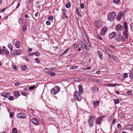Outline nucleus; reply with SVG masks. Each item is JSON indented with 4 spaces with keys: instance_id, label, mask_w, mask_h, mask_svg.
I'll list each match as a JSON object with an SVG mask.
<instances>
[{
    "instance_id": "1",
    "label": "nucleus",
    "mask_w": 133,
    "mask_h": 133,
    "mask_svg": "<svg viewBox=\"0 0 133 133\" xmlns=\"http://www.w3.org/2000/svg\"><path fill=\"white\" fill-rule=\"evenodd\" d=\"M105 50L106 53L108 55V57L110 58H116V57L113 55V53L112 50L109 49L108 48H105Z\"/></svg>"
},
{
    "instance_id": "2",
    "label": "nucleus",
    "mask_w": 133,
    "mask_h": 133,
    "mask_svg": "<svg viewBox=\"0 0 133 133\" xmlns=\"http://www.w3.org/2000/svg\"><path fill=\"white\" fill-rule=\"evenodd\" d=\"M116 15V14L114 12L108 14V19L111 21H113L115 19Z\"/></svg>"
},
{
    "instance_id": "3",
    "label": "nucleus",
    "mask_w": 133,
    "mask_h": 133,
    "mask_svg": "<svg viewBox=\"0 0 133 133\" xmlns=\"http://www.w3.org/2000/svg\"><path fill=\"white\" fill-rule=\"evenodd\" d=\"M74 97L75 99L78 101H80L82 99L81 97L77 91H75L74 93Z\"/></svg>"
},
{
    "instance_id": "4",
    "label": "nucleus",
    "mask_w": 133,
    "mask_h": 133,
    "mask_svg": "<svg viewBox=\"0 0 133 133\" xmlns=\"http://www.w3.org/2000/svg\"><path fill=\"white\" fill-rule=\"evenodd\" d=\"M60 88L58 86H56L51 90V93L52 95L57 94L60 91Z\"/></svg>"
},
{
    "instance_id": "5",
    "label": "nucleus",
    "mask_w": 133,
    "mask_h": 133,
    "mask_svg": "<svg viewBox=\"0 0 133 133\" xmlns=\"http://www.w3.org/2000/svg\"><path fill=\"white\" fill-rule=\"evenodd\" d=\"M31 122L36 125H39L40 124L38 119L37 118H32L31 119Z\"/></svg>"
},
{
    "instance_id": "6",
    "label": "nucleus",
    "mask_w": 133,
    "mask_h": 133,
    "mask_svg": "<svg viewBox=\"0 0 133 133\" xmlns=\"http://www.w3.org/2000/svg\"><path fill=\"white\" fill-rule=\"evenodd\" d=\"M94 118L92 116H90L88 120L89 124L90 126L92 127L93 125V122H94Z\"/></svg>"
},
{
    "instance_id": "7",
    "label": "nucleus",
    "mask_w": 133,
    "mask_h": 133,
    "mask_svg": "<svg viewBox=\"0 0 133 133\" xmlns=\"http://www.w3.org/2000/svg\"><path fill=\"white\" fill-rule=\"evenodd\" d=\"M107 30V27L104 26L103 28L101 30L100 33V35L101 36H103L105 34Z\"/></svg>"
},
{
    "instance_id": "8",
    "label": "nucleus",
    "mask_w": 133,
    "mask_h": 133,
    "mask_svg": "<svg viewBox=\"0 0 133 133\" xmlns=\"http://www.w3.org/2000/svg\"><path fill=\"white\" fill-rule=\"evenodd\" d=\"M105 117L104 115H102V116L97 118L96 120V122L97 124H101L102 121L103 119Z\"/></svg>"
},
{
    "instance_id": "9",
    "label": "nucleus",
    "mask_w": 133,
    "mask_h": 133,
    "mask_svg": "<svg viewBox=\"0 0 133 133\" xmlns=\"http://www.w3.org/2000/svg\"><path fill=\"white\" fill-rule=\"evenodd\" d=\"M17 117L19 118L24 119L26 117V115L25 114L21 112L17 114Z\"/></svg>"
},
{
    "instance_id": "10",
    "label": "nucleus",
    "mask_w": 133,
    "mask_h": 133,
    "mask_svg": "<svg viewBox=\"0 0 133 133\" xmlns=\"http://www.w3.org/2000/svg\"><path fill=\"white\" fill-rule=\"evenodd\" d=\"M123 15V12L122 11H120L118 13L116 17L117 20L118 21H120L121 20V18H122Z\"/></svg>"
},
{
    "instance_id": "11",
    "label": "nucleus",
    "mask_w": 133,
    "mask_h": 133,
    "mask_svg": "<svg viewBox=\"0 0 133 133\" xmlns=\"http://www.w3.org/2000/svg\"><path fill=\"white\" fill-rule=\"evenodd\" d=\"M84 46L85 49L87 50L90 49L91 48L90 43L87 42H85L84 43Z\"/></svg>"
},
{
    "instance_id": "12",
    "label": "nucleus",
    "mask_w": 133,
    "mask_h": 133,
    "mask_svg": "<svg viewBox=\"0 0 133 133\" xmlns=\"http://www.w3.org/2000/svg\"><path fill=\"white\" fill-rule=\"evenodd\" d=\"M123 27L121 24H118L116 26V29L117 30L121 31L123 30Z\"/></svg>"
},
{
    "instance_id": "13",
    "label": "nucleus",
    "mask_w": 133,
    "mask_h": 133,
    "mask_svg": "<svg viewBox=\"0 0 133 133\" xmlns=\"http://www.w3.org/2000/svg\"><path fill=\"white\" fill-rule=\"evenodd\" d=\"M116 34L115 32H113L111 34H110L109 35V38L111 39L112 38H114L116 36Z\"/></svg>"
},
{
    "instance_id": "14",
    "label": "nucleus",
    "mask_w": 133,
    "mask_h": 133,
    "mask_svg": "<svg viewBox=\"0 0 133 133\" xmlns=\"http://www.w3.org/2000/svg\"><path fill=\"white\" fill-rule=\"evenodd\" d=\"M125 30L123 32V34L124 35L125 38L128 39V29H124Z\"/></svg>"
},
{
    "instance_id": "15",
    "label": "nucleus",
    "mask_w": 133,
    "mask_h": 133,
    "mask_svg": "<svg viewBox=\"0 0 133 133\" xmlns=\"http://www.w3.org/2000/svg\"><path fill=\"white\" fill-rule=\"evenodd\" d=\"M56 69V68L55 67L52 68L50 69L48 68H46L44 69V70L45 72V71H49V72L53 71Z\"/></svg>"
},
{
    "instance_id": "16",
    "label": "nucleus",
    "mask_w": 133,
    "mask_h": 133,
    "mask_svg": "<svg viewBox=\"0 0 133 133\" xmlns=\"http://www.w3.org/2000/svg\"><path fill=\"white\" fill-rule=\"evenodd\" d=\"M132 125L131 124H129L126 126L127 128L131 131L132 130Z\"/></svg>"
},
{
    "instance_id": "17",
    "label": "nucleus",
    "mask_w": 133,
    "mask_h": 133,
    "mask_svg": "<svg viewBox=\"0 0 133 133\" xmlns=\"http://www.w3.org/2000/svg\"><path fill=\"white\" fill-rule=\"evenodd\" d=\"M129 75L131 78L133 79V69L131 70V71L129 73Z\"/></svg>"
},
{
    "instance_id": "18",
    "label": "nucleus",
    "mask_w": 133,
    "mask_h": 133,
    "mask_svg": "<svg viewBox=\"0 0 133 133\" xmlns=\"http://www.w3.org/2000/svg\"><path fill=\"white\" fill-rule=\"evenodd\" d=\"M45 72L47 75H51V76H55L56 74L54 73V72H49V71H45Z\"/></svg>"
},
{
    "instance_id": "19",
    "label": "nucleus",
    "mask_w": 133,
    "mask_h": 133,
    "mask_svg": "<svg viewBox=\"0 0 133 133\" xmlns=\"http://www.w3.org/2000/svg\"><path fill=\"white\" fill-rule=\"evenodd\" d=\"M97 52L98 54V55L99 57V58L101 59H102L103 57L102 53L100 51H97Z\"/></svg>"
},
{
    "instance_id": "20",
    "label": "nucleus",
    "mask_w": 133,
    "mask_h": 133,
    "mask_svg": "<svg viewBox=\"0 0 133 133\" xmlns=\"http://www.w3.org/2000/svg\"><path fill=\"white\" fill-rule=\"evenodd\" d=\"M92 90L93 91H95L96 92H98V88L95 86L92 87Z\"/></svg>"
},
{
    "instance_id": "21",
    "label": "nucleus",
    "mask_w": 133,
    "mask_h": 133,
    "mask_svg": "<svg viewBox=\"0 0 133 133\" xmlns=\"http://www.w3.org/2000/svg\"><path fill=\"white\" fill-rule=\"evenodd\" d=\"M9 96V93L8 92L3 93L1 95V96H3L6 98L8 97Z\"/></svg>"
},
{
    "instance_id": "22",
    "label": "nucleus",
    "mask_w": 133,
    "mask_h": 133,
    "mask_svg": "<svg viewBox=\"0 0 133 133\" xmlns=\"http://www.w3.org/2000/svg\"><path fill=\"white\" fill-rule=\"evenodd\" d=\"M123 24L124 25V29H128V26L127 25V22L126 21H125L123 23Z\"/></svg>"
},
{
    "instance_id": "23",
    "label": "nucleus",
    "mask_w": 133,
    "mask_h": 133,
    "mask_svg": "<svg viewBox=\"0 0 133 133\" xmlns=\"http://www.w3.org/2000/svg\"><path fill=\"white\" fill-rule=\"evenodd\" d=\"M62 10L63 11V15L62 16V17H64V15H65L66 14L65 10L64 9L62 8Z\"/></svg>"
},
{
    "instance_id": "24",
    "label": "nucleus",
    "mask_w": 133,
    "mask_h": 133,
    "mask_svg": "<svg viewBox=\"0 0 133 133\" xmlns=\"http://www.w3.org/2000/svg\"><path fill=\"white\" fill-rule=\"evenodd\" d=\"M121 36L120 35H117L116 36V40L118 41H121Z\"/></svg>"
},
{
    "instance_id": "25",
    "label": "nucleus",
    "mask_w": 133,
    "mask_h": 133,
    "mask_svg": "<svg viewBox=\"0 0 133 133\" xmlns=\"http://www.w3.org/2000/svg\"><path fill=\"white\" fill-rule=\"evenodd\" d=\"M19 41H17L15 43V46L17 48H18L19 47Z\"/></svg>"
},
{
    "instance_id": "26",
    "label": "nucleus",
    "mask_w": 133,
    "mask_h": 133,
    "mask_svg": "<svg viewBox=\"0 0 133 133\" xmlns=\"http://www.w3.org/2000/svg\"><path fill=\"white\" fill-rule=\"evenodd\" d=\"M19 24L22 25L23 23V18H20L19 19V21L18 22Z\"/></svg>"
},
{
    "instance_id": "27",
    "label": "nucleus",
    "mask_w": 133,
    "mask_h": 133,
    "mask_svg": "<svg viewBox=\"0 0 133 133\" xmlns=\"http://www.w3.org/2000/svg\"><path fill=\"white\" fill-rule=\"evenodd\" d=\"M82 46L81 45L79 44L78 45V51H80L81 50H82Z\"/></svg>"
},
{
    "instance_id": "28",
    "label": "nucleus",
    "mask_w": 133,
    "mask_h": 133,
    "mask_svg": "<svg viewBox=\"0 0 133 133\" xmlns=\"http://www.w3.org/2000/svg\"><path fill=\"white\" fill-rule=\"evenodd\" d=\"M34 55H35V56H38L40 55V54L38 52H36L33 53Z\"/></svg>"
},
{
    "instance_id": "29",
    "label": "nucleus",
    "mask_w": 133,
    "mask_h": 133,
    "mask_svg": "<svg viewBox=\"0 0 133 133\" xmlns=\"http://www.w3.org/2000/svg\"><path fill=\"white\" fill-rule=\"evenodd\" d=\"M22 95L25 96L26 97L28 96V94L26 92H22L21 93Z\"/></svg>"
},
{
    "instance_id": "30",
    "label": "nucleus",
    "mask_w": 133,
    "mask_h": 133,
    "mask_svg": "<svg viewBox=\"0 0 133 133\" xmlns=\"http://www.w3.org/2000/svg\"><path fill=\"white\" fill-rule=\"evenodd\" d=\"M71 3L70 2H69L67 4L65 5V7L68 8H69L70 7Z\"/></svg>"
},
{
    "instance_id": "31",
    "label": "nucleus",
    "mask_w": 133,
    "mask_h": 133,
    "mask_svg": "<svg viewBox=\"0 0 133 133\" xmlns=\"http://www.w3.org/2000/svg\"><path fill=\"white\" fill-rule=\"evenodd\" d=\"M14 95L15 96H18L19 95V93L18 91H15L14 92Z\"/></svg>"
},
{
    "instance_id": "32",
    "label": "nucleus",
    "mask_w": 133,
    "mask_h": 133,
    "mask_svg": "<svg viewBox=\"0 0 133 133\" xmlns=\"http://www.w3.org/2000/svg\"><path fill=\"white\" fill-rule=\"evenodd\" d=\"M12 133H18L17 129L15 128H14L12 130Z\"/></svg>"
},
{
    "instance_id": "33",
    "label": "nucleus",
    "mask_w": 133,
    "mask_h": 133,
    "mask_svg": "<svg viewBox=\"0 0 133 133\" xmlns=\"http://www.w3.org/2000/svg\"><path fill=\"white\" fill-rule=\"evenodd\" d=\"M22 52V51L21 50H19L16 51L15 53L17 55H18L21 54Z\"/></svg>"
},
{
    "instance_id": "34",
    "label": "nucleus",
    "mask_w": 133,
    "mask_h": 133,
    "mask_svg": "<svg viewBox=\"0 0 133 133\" xmlns=\"http://www.w3.org/2000/svg\"><path fill=\"white\" fill-rule=\"evenodd\" d=\"M8 47L11 50L12 49V45L10 44H8Z\"/></svg>"
},
{
    "instance_id": "35",
    "label": "nucleus",
    "mask_w": 133,
    "mask_h": 133,
    "mask_svg": "<svg viewBox=\"0 0 133 133\" xmlns=\"http://www.w3.org/2000/svg\"><path fill=\"white\" fill-rule=\"evenodd\" d=\"M99 102L98 101H96L94 103V105L95 106H97L99 104Z\"/></svg>"
},
{
    "instance_id": "36",
    "label": "nucleus",
    "mask_w": 133,
    "mask_h": 133,
    "mask_svg": "<svg viewBox=\"0 0 133 133\" xmlns=\"http://www.w3.org/2000/svg\"><path fill=\"white\" fill-rule=\"evenodd\" d=\"M48 19L49 20H52L53 19L54 17L52 16H51L48 17Z\"/></svg>"
},
{
    "instance_id": "37",
    "label": "nucleus",
    "mask_w": 133,
    "mask_h": 133,
    "mask_svg": "<svg viewBox=\"0 0 133 133\" xmlns=\"http://www.w3.org/2000/svg\"><path fill=\"white\" fill-rule=\"evenodd\" d=\"M114 84H108L107 86L108 87H115Z\"/></svg>"
},
{
    "instance_id": "38",
    "label": "nucleus",
    "mask_w": 133,
    "mask_h": 133,
    "mask_svg": "<svg viewBox=\"0 0 133 133\" xmlns=\"http://www.w3.org/2000/svg\"><path fill=\"white\" fill-rule=\"evenodd\" d=\"M130 28L132 31H133V23H131L130 24Z\"/></svg>"
},
{
    "instance_id": "39",
    "label": "nucleus",
    "mask_w": 133,
    "mask_h": 133,
    "mask_svg": "<svg viewBox=\"0 0 133 133\" xmlns=\"http://www.w3.org/2000/svg\"><path fill=\"white\" fill-rule=\"evenodd\" d=\"M26 65H24L21 67V69L22 70H25L26 68Z\"/></svg>"
},
{
    "instance_id": "40",
    "label": "nucleus",
    "mask_w": 133,
    "mask_h": 133,
    "mask_svg": "<svg viewBox=\"0 0 133 133\" xmlns=\"http://www.w3.org/2000/svg\"><path fill=\"white\" fill-rule=\"evenodd\" d=\"M35 88V85H33L30 87L29 88V90H32L34 89Z\"/></svg>"
},
{
    "instance_id": "41",
    "label": "nucleus",
    "mask_w": 133,
    "mask_h": 133,
    "mask_svg": "<svg viewBox=\"0 0 133 133\" xmlns=\"http://www.w3.org/2000/svg\"><path fill=\"white\" fill-rule=\"evenodd\" d=\"M78 68V66H73L70 68V69H77Z\"/></svg>"
},
{
    "instance_id": "42",
    "label": "nucleus",
    "mask_w": 133,
    "mask_h": 133,
    "mask_svg": "<svg viewBox=\"0 0 133 133\" xmlns=\"http://www.w3.org/2000/svg\"><path fill=\"white\" fill-rule=\"evenodd\" d=\"M8 99L10 101H12L14 99V97L12 96H11L9 97Z\"/></svg>"
},
{
    "instance_id": "43",
    "label": "nucleus",
    "mask_w": 133,
    "mask_h": 133,
    "mask_svg": "<svg viewBox=\"0 0 133 133\" xmlns=\"http://www.w3.org/2000/svg\"><path fill=\"white\" fill-rule=\"evenodd\" d=\"M120 2V0H113V2L115 3H118Z\"/></svg>"
},
{
    "instance_id": "44",
    "label": "nucleus",
    "mask_w": 133,
    "mask_h": 133,
    "mask_svg": "<svg viewBox=\"0 0 133 133\" xmlns=\"http://www.w3.org/2000/svg\"><path fill=\"white\" fill-rule=\"evenodd\" d=\"M123 77L125 78L128 77V74L127 73H124L123 74Z\"/></svg>"
},
{
    "instance_id": "45",
    "label": "nucleus",
    "mask_w": 133,
    "mask_h": 133,
    "mask_svg": "<svg viewBox=\"0 0 133 133\" xmlns=\"http://www.w3.org/2000/svg\"><path fill=\"white\" fill-rule=\"evenodd\" d=\"M12 68L13 69H15L16 70H17L18 69V68H16V66L14 65H12Z\"/></svg>"
},
{
    "instance_id": "46",
    "label": "nucleus",
    "mask_w": 133,
    "mask_h": 133,
    "mask_svg": "<svg viewBox=\"0 0 133 133\" xmlns=\"http://www.w3.org/2000/svg\"><path fill=\"white\" fill-rule=\"evenodd\" d=\"M70 49V48H68V49H67V50H65V51L63 53V54H66L67 52V51H69Z\"/></svg>"
},
{
    "instance_id": "47",
    "label": "nucleus",
    "mask_w": 133,
    "mask_h": 133,
    "mask_svg": "<svg viewBox=\"0 0 133 133\" xmlns=\"http://www.w3.org/2000/svg\"><path fill=\"white\" fill-rule=\"evenodd\" d=\"M14 115L13 113L12 112H11L10 114V118H11L13 117Z\"/></svg>"
},
{
    "instance_id": "48",
    "label": "nucleus",
    "mask_w": 133,
    "mask_h": 133,
    "mask_svg": "<svg viewBox=\"0 0 133 133\" xmlns=\"http://www.w3.org/2000/svg\"><path fill=\"white\" fill-rule=\"evenodd\" d=\"M26 26L25 25H24L23 27V30L24 31H26Z\"/></svg>"
},
{
    "instance_id": "49",
    "label": "nucleus",
    "mask_w": 133,
    "mask_h": 133,
    "mask_svg": "<svg viewBox=\"0 0 133 133\" xmlns=\"http://www.w3.org/2000/svg\"><path fill=\"white\" fill-rule=\"evenodd\" d=\"M0 54L2 55H4V52L1 49H0Z\"/></svg>"
},
{
    "instance_id": "50",
    "label": "nucleus",
    "mask_w": 133,
    "mask_h": 133,
    "mask_svg": "<svg viewBox=\"0 0 133 133\" xmlns=\"http://www.w3.org/2000/svg\"><path fill=\"white\" fill-rule=\"evenodd\" d=\"M115 103L116 104H118L119 103V101L118 99H116L115 100Z\"/></svg>"
},
{
    "instance_id": "51",
    "label": "nucleus",
    "mask_w": 133,
    "mask_h": 133,
    "mask_svg": "<svg viewBox=\"0 0 133 133\" xmlns=\"http://www.w3.org/2000/svg\"><path fill=\"white\" fill-rule=\"evenodd\" d=\"M83 89H79V92L80 94H82V92H83Z\"/></svg>"
},
{
    "instance_id": "52",
    "label": "nucleus",
    "mask_w": 133,
    "mask_h": 133,
    "mask_svg": "<svg viewBox=\"0 0 133 133\" xmlns=\"http://www.w3.org/2000/svg\"><path fill=\"white\" fill-rule=\"evenodd\" d=\"M35 60L36 62L38 63H39L40 62L39 59L37 58H36Z\"/></svg>"
},
{
    "instance_id": "53",
    "label": "nucleus",
    "mask_w": 133,
    "mask_h": 133,
    "mask_svg": "<svg viewBox=\"0 0 133 133\" xmlns=\"http://www.w3.org/2000/svg\"><path fill=\"white\" fill-rule=\"evenodd\" d=\"M121 40L123 42H124L125 41V39L124 37H121Z\"/></svg>"
},
{
    "instance_id": "54",
    "label": "nucleus",
    "mask_w": 133,
    "mask_h": 133,
    "mask_svg": "<svg viewBox=\"0 0 133 133\" xmlns=\"http://www.w3.org/2000/svg\"><path fill=\"white\" fill-rule=\"evenodd\" d=\"M26 61L29 62V59L27 57H25L23 58Z\"/></svg>"
},
{
    "instance_id": "55",
    "label": "nucleus",
    "mask_w": 133,
    "mask_h": 133,
    "mask_svg": "<svg viewBox=\"0 0 133 133\" xmlns=\"http://www.w3.org/2000/svg\"><path fill=\"white\" fill-rule=\"evenodd\" d=\"M81 8L82 9H83L84 8V5L83 3H82L81 4Z\"/></svg>"
},
{
    "instance_id": "56",
    "label": "nucleus",
    "mask_w": 133,
    "mask_h": 133,
    "mask_svg": "<svg viewBox=\"0 0 133 133\" xmlns=\"http://www.w3.org/2000/svg\"><path fill=\"white\" fill-rule=\"evenodd\" d=\"M6 10V9L5 8H4L2 9H1L0 10V12H2L4 11H5Z\"/></svg>"
},
{
    "instance_id": "57",
    "label": "nucleus",
    "mask_w": 133,
    "mask_h": 133,
    "mask_svg": "<svg viewBox=\"0 0 133 133\" xmlns=\"http://www.w3.org/2000/svg\"><path fill=\"white\" fill-rule=\"evenodd\" d=\"M78 87L79 89H83V88H82V86L81 85H78Z\"/></svg>"
},
{
    "instance_id": "58",
    "label": "nucleus",
    "mask_w": 133,
    "mask_h": 133,
    "mask_svg": "<svg viewBox=\"0 0 133 133\" xmlns=\"http://www.w3.org/2000/svg\"><path fill=\"white\" fill-rule=\"evenodd\" d=\"M117 127L118 128L120 129L121 128V125L120 124H118L117 125Z\"/></svg>"
},
{
    "instance_id": "59",
    "label": "nucleus",
    "mask_w": 133,
    "mask_h": 133,
    "mask_svg": "<svg viewBox=\"0 0 133 133\" xmlns=\"http://www.w3.org/2000/svg\"><path fill=\"white\" fill-rule=\"evenodd\" d=\"M96 4L98 6H101V4H100V3H99V2H96Z\"/></svg>"
},
{
    "instance_id": "60",
    "label": "nucleus",
    "mask_w": 133,
    "mask_h": 133,
    "mask_svg": "<svg viewBox=\"0 0 133 133\" xmlns=\"http://www.w3.org/2000/svg\"><path fill=\"white\" fill-rule=\"evenodd\" d=\"M46 24L47 25H49L50 24V23L49 21H47L46 22Z\"/></svg>"
},
{
    "instance_id": "61",
    "label": "nucleus",
    "mask_w": 133,
    "mask_h": 133,
    "mask_svg": "<svg viewBox=\"0 0 133 133\" xmlns=\"http://www.w3.org/2000/svg\"><path fill=\"white\" fill-rule=\"evenodd\" d=\"M97 38L100 40L101 41L102 40V38L99 36H97Z\"/></svg>"
},
{
    "instance_id": "62",
    "label": "nucleus",
    "mask_w": 133,
    "mask_h": 133,
    "mask_svg": "<svg viewBox=\"0 0 133 133\" xmlns=\"http://www.w3.org/2000/svg\"><path fill=\"white\" fill-rule=\"evenodd\" d=\"M5 54L6 55H8L9 54V52L8 50H6L5 51Z\"/></svg>"
},
{
    "instance_id": "63",
    "label": "nucleus",
    "mask_w": 133,
    "mask_h": 133,
    "mask_svg": "<svg viewBox=\"0 0 133 133\" xmlns=\"http://www.w3.org/2000/svg\"><path fill=\"white\" fill-rule=\"evenodd\" d=\"M20 84L19 83H18V82H16V83H15V85L16 86H17V85H19Z\"/></svg>"
},
{
    "instance_id": "64",
    "label": "nucleus",
    "mask_w": 133,
    "mask_h": 133,
    "mask_svg": "<svg viewBox=\"0 0 133 133\" xmlns=\"http://www.w3.org/2000/svg\"><path fill=\"white\" fill-rule=\"evenodd\" d=\"M30 0H26L25 2V3L26 4H28L30 2Z\"/></svg>"
}]
</instances>
